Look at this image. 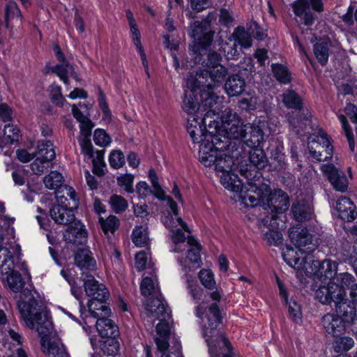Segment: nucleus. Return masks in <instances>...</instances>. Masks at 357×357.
I'll return each instance as SVG.
<instances>
[{
  "mask_svg": "<svg viewBox=\"0 0 357 357\" xmlns=\"http://www.w3.org/2000/svg\"><path fill=\"white\" fill-rule=\"evenodd\" d=\"M19 311L26 325L37 331L40 337L41 349L47 357H69L60 340L50 339L54 328L42 301L35 299L26 291L19 304Z\"/></svg>",
  "mask_w": 357,
  "mask_h": 357,
  "instance_id": "1",
  "label": "nucleus"
},
{
  "mask_svg": "<svg viewBox=\"0 0 357 357\" xmlns=\"http://www.w3.org/2000/svg\"><path fill=\"white\" fill-rule=\"evenodd\" d=\"M265 190V198L264 204V210H270L263 220L264 225L276 229L275 221L278 219V215L284 212L289 206V200L288 195L280 189L271 191V188L263 184Z\"/></svg>",
  "mask_w": 357,
  "mask_h": 357,
  "instance_id": "2",
  "label": "nucleus"
},
{
  "mask_svg": "<svg viewBox=\"0 0 357 357\" xmlns=\"http://www.w3.org/2000/svg\"><path fill=\"white\" fill-rule=\"evenodd\" d=\"M209 146L199 148V161L207 167H213L217 172L228 173L234 164L232 158L225 152L211 150Z\"/></svg>",
  "mask_w": 357,
  "mask_h": 357,
  "instance_id": "3",
  "label": "nucleus"
},
{
  "mask_svg": "<svg viewBox=\"0 0 357 357\" xmlns=\"http://www.w3.org/2000/svg\"><path fill=\"white\" fill-rule=\"evenodd\" d=\"M289 233L291 243L301 255L312 252L319 245L318 238L310 234L306 228L293 227L289 230Z\"/></svg>",
  "mask_w": 357,
  "mask_h": 357,
  "instance_id": "4",
  "label": "nucleus"
},
{
  "mask_svg": "<svg viewBox=\"0 0 357 357\" xmlns=\"http://www.w3.org/2000/svg\"><path fill=\"white\" fill-rule=\"evenodd\" d=\"M312 9L318 13L324 10L322 0H296L291 4L294 13L299 17L305 26H311L316 19L315 14L311 10Z\"/></svg>",
  "mask_w": 357,
  "mask_h": 357,
  "instance_id": "5",
  "label": "nucleus"
},
{
  "mask_svg": "<svg viewBox=\"0 0 357 357\" xmlns=\"http://www.w3.org/2000/svg\"><path fill=\"white\" fill-rule=\"evenodd\" d=\"M308 149L311 156L318 161H326L332 158L333 146L327 134L321 130L319 135L308 143Z\"/></svg>",
  "mask_w": 357,
  "mask_h": 357,
  "instance_id": "6",
  "label": "nucleus"
},
{
  "mask_svg": "<svg viewBox=\"0 0 357 357\" xmlns=\"http://www.w3.org/2000/svg\"><path fill=\"white\" fill-rule=\"evenodd\" d=\"M58 204H54L50 210V214L54 221L59 225H68L75 220V214L72 207L65 204L67 198L56 192Z\"/></svg>",
  "mask_w": 357,
  "mask_h": 357,
  "instance_id": "7",
  "label": "nucleus"
},
{
  "mask_svg": "<svg viewBox=\"0 0 357 357\" xmlns=\"http://www.w3.org/2000/svg\"><path fill=\"white\" fill-rule=\"evenodd\" d=\"M86 294L99 301L107 300L109 293L105 286L100 284L89 272L83 271L81 276Z\"/></svg>",
  "mask_w": 357,
  "mask_h": 357,
  "instance_id": "8",
  "label": "nucleus"
},
{
  "mask_svg": "<svg viewBox=\"0 0 357 357\" xmlns=\"http://www.w3.org/2000/svg\"><path fill=\"white\" fill-rule=\"evenodd\" d=\"M0 279L1 280L3 284H6L8 287L13 292L18 293L21 292L20 298L19 301L17 302V307L19 308V304L22 301V296L28 291L30 294L36 300L42 301L40 299L39 296L37 295L36 296L28 289H24L25 282L22 276V275L16 271H14L13 268L10 270V272H8L5 275H0Z\"/></svg>",
  "mask_w": 357,
  "mask_h": 357,
  "instance_id": "9",
  "label": "nucleus"
},
{
  "mask_svg": "<svg viewBox=\"0 0 357 357\" xmlns=\"http://www.w3.org/2000/svg\"><path fill=\"white\" fill-rule=\"evenodd\" d=\"M308 268L309 273L317 275L321 279H328L329 282H332L337 275V264L331 259L321 261L311 259Z\"/></svg>",
  "mask_w": 357,
  "mask_h": 357,
  "instance_id": "10",
  "label": "nucleus"
},
{
  "mask_svg": "<svg viewBox=\"0 0 357 357\" xmlns=\"http://www.w3.org/2000/svg\"><path fill=\"white\" fill-rule=\"evenodd\" d=\"M144 314L152 321L164 320L169 318L170 310L161 298H151L146 304Z\"/></svg>",
  "mask_w": 357,
  "mask_h": 357,
  "instance_id": "11",
  "label": "nucleus"
},
{
  "mask_svg": "<svg viewBox=\"0 0 357 357\" xmlns=\"http://www.w3.org/2000/svg\"><path fill=\"white\" fill-rule=\"evenodd\" d=\"M321 169L336 190L345 192L347 190L348 181L342 171L336 168L333 164L323 165Z\"/></svg>",
  "mask_w": 357,
  "mask_h": 357,
  "instance_id": "12",
  "label": "nucleus"
},
{
  "mask_svg": "<svg viewBox=\"0 0 357 357\" xmlns=\"http://www.w3.org/2000/svg\"><path fill=\"white\" fill-rule=\"evenodd\" d=\"M321 324L328 335L333 338L344 335L346 323L335 314L328 313L321 317Z\"/></svg>",
  "mask_w": 357,
  "mask_h": 357,
  "instance_id": "13",
  "label": "nucleus"
},
{
  "mask_svg": "<svg viewBox=\"0 0 357 357\" xmlns=\"http://www.w3.org/2000/svg\"><path fill=\"white\" fill-rule=\"evenodd\" d=\"M342 289H339L332 282H328L326 286L321 285L315 291L316 298L322 304L330 305L332 302L334 303L342 296H345Z\"/></svg>",
  "mask_w": 357,
  "mask_h": 357,
  "instance_id": "14",
  "label": "nucleus"
},
{
  "mask_svg": "<svg viewBox=\"0 0 357 357\" xmlns=\"http://www.w3.org/2000/svg\"><path fill=\"white\" fill-rule=\"evenodd\" d=\"M278 285L280 290V295L282 297L284 303L288 304V317L296 324H301L302 322V307L294 298H291L288 303V294L287 291L284 287L283 284L277 279Z\"/></svg>",
  "mask_w": 357,
  "mask_h": 357,
  "instance_id": "15",
  "label": "nucleus"
},
{
  "mask_svg": "<svg viewBox=\"0 0 357 357\" xmlns=\"http://www.w3.org/2000/svg\"><path fill=\"white\" fill-rule=\"evenodd\" d=\"M298 252H299L298 250L287 247L286 251L282 254L284 260L289 266L296 270H304L309 272L308 267L312 258L308 256L301 257Z\"/></svg>",
  "mask_w": 357,
  "mask_h": 357,
  "instance_id": "16",
  "label": "nucleus"
},
{
  "mask_svg": "<svg viewBox=\"0 0 357 357\" xmlns=\"http://www.w3.org/2000/svg\"><path fill=\"white\" fill-rule=\"evenodd\" d=\"M206 142H203L200 144L199 148H202L204 146H209L211 150H215L218 152L227 150L231 144V139L228 135L222 132V130H219L217 134L211 135V133L205 136Z\"/></svg>",
  "mask_w": 357,
  "mask_h": 357,
  "instance_id": "17",
  "label": "nucleus"
},
{
  "mask_svg": "<svg viewBox=\"0 0 357 357\" xmlns=\"http://www.w3.org/2000/svg\"><path fill=\"white\" fill-rule=\"evenodd\" d=\"M214 33L213 31L209 29L202 36L200 39H197L198 42L192 47L191 51L195 63H204L203 56H205L206 47L211 45L213 40Z\"/></svg>",
  "mask_w": 357,
  "mask_h": 357,
  "instance_id": "18",
  "label": "nucleus"
},
{
  "mask_svg": "<svg viewBox=\"0 0 357 357\" xmlns=\"http://www.w3.org/2000/svg\"><path fill=\"white\" fill-rule=\"evenodd\" d=\"M87 232L80 221L74 220L63 234L66 242L73 244H81L86 238Z\"/></svg>",
  "mask_w": 357,
  "mask_h": 357,
  "instance_id": "19",
  "label": "nucleus"
},
{
  "mask_svg": "<svg viewBox=\"0 0 357 357\" xmlns=\"http://www.w3.org/2000/svg\"><path fill=\"white\" fill-rule=\"evenodd\" d=\"M335 305L336 311L335 315L342 319L345 323L352 321L354 326L356 324V323L354 321V318L356 314L354 303L347 298L346 296H342L340 299H337L335 303Z\"/></svg>",
  "mask_w": 357,
  "mask_h": 357,
  "instance_id": "20",
  "label": "nucleus"
},
{
  "mask_svg": "<svg viewBox=\"0 0 357 357\" xmlns=\"http://www.w3.org/2000/svg\"><path fill=\"white\" fill-rule=\"evenodd\" d=\"M149 177L153 186V191H151L153 192V195L160 200H167V204L174 215H177V204L172 199V197H170L169 196H167L165 195V191L162 190V188H161L160 185L158 181V176L154 169H151L149 170Z\"/></svg>",
  "mask_w": 357,
  "mask_h": 357,
  "instance_id": "21",
  "label": "nucleus"
},
{
  "mask_svg": "<svg viewBox=\"0 0 357 357\" xmlns=\"http://www.w3.org/2000/svg\"><path fill=\"white\" fill-rule=\"evenodd\" d=\"M294 219L298 222H306L312 218L313 208L311 204L304 200L293 203L291 208Z\"/></svg>",
  "mask_w": 357,
  "mask_h": 357,
  "instance_id": "22",
  "label": "nucleus"
},
{
  "mask_svg": "<svg viewBox=\"0 0 357 357\" xmlns=\"http://www.w3.org/2000/svg\"><path fill=\"white\" fill-rule=\"evenodd\" d=\"M336 209L339 213L340 218L348 222L353 221L357 215L355 205L347 197H342L337 201Z\"/></svg>",
  "mask_w": 357,
  "mask_h": 357,
  "instance_id": "23",
  "label": "nucleus"
},
{
  "mask_svg": "<svg viewBox=\"0 0 357 357\" xmlns=\"http://www.w3.org/2000/svg\"><path fill=\"white\" fill-rule=\"evenodd\" d=\"M245 79L239 74H233L226 80L225 89L229 96H238L245 90Z\"/></svg>",
  "mask_w": 357,
  "mask_h": 357,
  "instance_id": "24",
  "label": "nucleus"
},
{
  "mask_svg": "<svg viewBox=\"0 0 357 357\" xmlns=\"http://www.w3.org/2000/svg\"><path fill=\"white\" fill-rule=\"evenodd\" d=\"M107 317L98 319L96 328L102 337L114 338L119 335V329L114 322Z\"/></svg>",
  "mask_w": 357,
  "mask_h": 357,
  "instance_id": "25",
  "label": "nucleus"
},
{
  "mask_svg": "<svg viewBox=\"0 0 357 357\" xmlns=\"http://www.w3.org/2000/svg\"><path fill=\"white\" fill-rule=\"evenodd\" d=\"M160 322L156 326V331L159 337L155 339L158 349L160 352H164L169 348V344L167 337L169 334L170 328L167 319L159 320Z\"/></svg>",
  "mask_w": 357,
  "mask_h": 357,
  "instance_id": "26",
  "label": "nucleus"
},
{
  "mask_svg": "<svg viewBox=\"0 0 357 357\" xmlns=\"http://www.w3.org/2000/svg\"><path fill=\"white\" fill-rule=\"evenodd\" d=\"M331 46V41L329 38H320L314 45V54L321 66H325L328 60L329 48Z\"/></svg>",
  "mask_w": 357,
  "mask_h": 357,
  "instance_id": "27",
  "label": "nucleus"
},
{
  "mask_svg": "<svg viewBox=\"0 0 357 357\" xmlns=\"http://www.w3.org/2000/svg\"><path fill=\"white\" fill-rule=\"evenodd\" d=\"M247 130L243 138L244 142L250 147H258L264 139L262 130L256 126L247 124Z\"/></svg>",
  "mask_w": 357,
  "mask_h": 357,
  "instance_id": "28",
  "label": "nucleus"
},
{
  "mask_svg": "<svg viewBox=\"0 0 357 357\" xmlns=\"http://www.w3.org/2000/svg\"><path fill=\"white\" fill-rule=\"evenodd\" d=\"M198 118L199 116L198 114H196L192 116V120L188 119V125H187V131L189 133L190 137L192 138L193 142L199 143L206 142L205 136L204 131L205 130V128L202 129L201 123L198 122Z\"/></svg>",
  "mask_w": 357,
  "mask_h": 357,
  "instance_id": "29",
  "label": "nucleus"
},
{
  "mask_svg": "<svg viewBox=\"0 0 357 357\" xmlns=\"http://www.w3.org/2000/svg\"><path fill=\"white\" fill-rule=\"evenodd\" d=\"M75 261L82 269L93 271L96 268V261L92 257L91 251L86 248L79 249L77 251Z\"/></svg>",
  "mask_w": 357,
  "mask_h": 357,
  "instance_id": "30",
  "label": "nucleus"
},
{
  "mask_svg": "<svg viewBox=\"0 0 357 357\" xmlns=\"http://www.w3.org/2000/svg\"><path fill=\"white\" fill-rule=\"evenodd\" d=\"M88 307L91 315L95 318L109 317L110 309L107 305L106 300L99 301L91 298L88 303Z\"/></svg>",
  "mask_w": 357,
  "mask_h": 357,
  "instance_id": "31",
  "label": "nucleus"
},
{
  "mask_svg": "<svg viewBox=\"0 0 357 357\" xmlns=\"http://www.w3.org/2000/svg\"><path fill=\"white\" fill-rule=\"evenodd\" d=\"M246 127L247 124H243L241 120L236 121L235 123L229 126H225V128L222 129V132L228 135L231 139H243L247 130Z\"/></svg>",
  "mask_w": 357,
  "mask_h": 357,
  "instance_id": "32",
  "label": "nucleus"
},
{
  "mask_svg": "<svg viewBox=\"0 0 357 357\" xmlns=\"http://www.w3.org/2000/svg\"><path fill=\"white\" fill-rule=\"evenodd\" d=\"M228 74V69L222 65H218V66L211 68L210 70L204 69L201 71V76H206L210 77L213 82L222 83L225 81L227 75Z\"/></svg>",
  "mask_w": 357,
  "mask_h": 357,
  "instance_id": "33",
  "label": "nucleus"
},
{
  "mask_svg": "<svg viewBox=\"0 0 357 357\" xmlns=\"http://www.w3.org/2000/svg\"><path fill=\"white\" fill-rule=\"evenodd\" d=\"M14 268V257L8 248H0V275L7 274Z\"/></svg>",
  "mask_w": 357,
  "mask_h": 357,
  "instance_id": "34",
  "label": "nucleus"
},
{
  "mask_svg": "<svg viewBox=\"0 0 357 357\" xmlns=\"http://www.w3.org/2000/svg\"><path fill=\"white\" fill-rule=\"evenodd\" d=\"M63 177L57 171H52L48 175L43 178V183L45 187L50 190H56L58 195L59 190L63 188Z\"/></svg>",
  "mask_w": 357,
  "mask_h": 357,
  "instance_id": "35",
  "label": "nucleus"
},
{
  "mask_svg": "<svg viewBox=\"0 0 357 357\" xmlns=\"http://www.w3.org/2000/svg\"><path fill=\"white\" fill-rule=\"evenodd\" d=\"M187 243L191 247L188 250L187 258L196 268L202 265L200 250L201 245L193 237H188Z\"/></svg>",
  "mask_w": 357,
  "mask_h": 357,
  "instance_id": "36",
  "label": "nucleus"
},
{
  "mask_svg": "<svg viewBox=\"0 0 357 357\" xmlns=\"http://www.w3.org/2000/svg\"><path fill=\"white\" fill-rule=\"evenodd\" d=\"M250 163L257 169H264L268 164V158L261 149L257 147L250 151Z\"/></svg>",
  "mask_w": 357,
  "mask_h": 357,
  "instance_id": "37",
  "label": "nucleus"
},
{
  "mask_svg": "<svg viewBox=\"0 0 357 357\" xmlns=\"http://www.w3.org/2000/svg\"><path fill=\"white\" fill-rule=\"evenodd\" d=\"M282 102L284 105L291 109L301 110L302 108V99L294 91L288 90L282 94Z\"/></svg>",
  "mask_w": 357,
  "mask_h": 357,
  "instance_id": "38",
  "label": "nucleus"
},
{
  "mask_svg": "<svg viewBox=\"0 0 357 357\" xmlns=\"http://www.w3.org/2000/svg\"><path fill=\"white\" fill-rule=\"evenodd\" d=\"M46 161H52L55 158L56 154L53 144L50 141L39 142L37 146V151L35 153Z\"/></svg>",
  "mask_w": 357,
  "mask_h": 357,
  "instance_id": "39",
  "label": "nucleus"
},
{
  "mask_svg": "<svg viewBox=\"0 0 357 357\" xmlns=\"http://www.w3.org/2000/svg\"><path fill=\"white\" fill-rule=\"evenodd\" d=\"M332 282L339 289H342L344 293H346V288H351L354 286L355 278L348 273H337L336 276L333 278Z\"/></svg>",
  "mask_w": 357,
  "mask_h": 357,
  "instance_id": "40",
  "label": "nucleus"
},
{
  "mask_svg": "<svg viewBox=\"0 0 357 357\" xmlns=\"http://www.w3.org/2000/svg\"><path fill=\"white\" fill-rule=\"evenodd\" d=\"M15 17H20L22 20L23 16L22 13L16 3L13 0H9L5 6V26L6 29L10 27V22Z\"/></svg>",
  "mask_w": 357,
  "mask_h": 357,
  "instance_id": "41",
  "label": "nucleus"
},
{
  "mask_svg": "<svg viewBox=\"0 0 357 357\" xmlns=\"http://www.w3.org/2000/svg\"><path fill=\"white\" fill-rule=\"evenodd\" d=\"M232 36L235 41L244 48L251 47L252 39L250 34L245 31L243 26L236 27L232 33Z\"/></svg>",
  "mask_w": 357,
  "mask_h": 357,
  "instance_id": "42",
  "label": "nucleus"
},
{
  "mask_svg": "<svg viewBox=\"0 0 357 357\" xmlns=\"http://www.w3.org/2000/svg\"><path fill=\"white\" fill-rule=\"evenodd\" d=\"M264 192L265 190L263 188V185H261L255 190V195L249 193L245 195L243 197L244 202L246 204L250 203L252 206H261L264 208L265 200V198L264 197H265Z\"/></svg>",
  "mask_w": 357,
  "mask_h": 357,
  "instance_id": "43",
  "label": "nucleus"
},
{
  "mask_svg": "<svg viewBox=\"0 0 357 357\" xmlns=\"http://www.w3.org/2000/svg\"><path fill=\"white\" fill-rule=\"evenodd\" d=\"M354 342L351 337L343 335L334 337L333 347L335 351L339 353L349 351L354 347Z\"/></svg>",
  "mask_w": 357,
  "mask_h": 357,
  "instance_id": "44",
  "label": "nucleus"
},
{
  "mask_svg": "<svg viewBox=\"0 0 357 357\" xmlns=\"http://www.w3.org/2000/svg\"><path fill=\"white\" fill-rule=\"evenodd\" d=\"M272 70L274 77L278 81L282 84H288L291 82V73L287 68L282 64H272Z\"/></svg>",
  "mask_w": 357,
  "mask_h": 357,
  "instance_id": "45",
  "label": "nucleus"
},
{
  "mask_svg": "<svg viewBox=\"0 0 357 357\" xmlns=\"http://www.w3.org/2000/svg\"><path fill=\"white\" fill-rule=\"evenodd\" d=\"M202 70H197L195 73L194 71L191 72L188 75L186 85L192 92L203 86L204 83V79H206V76H201Z\"/></svg>",
  "mask_w": 357,
  "mask_h": 357,
  "instance_id": "46",
  "label": "nucleus"
},
{
  "mask_svg": "<svg viewBox=\"0 0 357 357\" xmlns=\"http://www.w3.org/2000/svg\"><path fill=\"white\" fill-rule=\"evenodd\" d=\"M99 222L105 234L109 232L114 233L118 229L119 225V221L114 215H109L105 220L103 218H100Z\"/></svg>",
  "mask_w": 357,
  "mask_h": 357,
  "instance_id": "47",
  "label": "nucleus"
},
{
  "mask_svg": "<svg viewBox=\"0 0 357 357\" xmlns=\"http://www.w3.org/2000/svg\"><path fill=\"white\" fill-rule=\"evenodd\" d=\"M132 241L137 246H144L146 245L148 238V231L143 227H136L132 234Z\"/></svg>",
  "mask_w": 357,
  "mask_h": 357,
  "instance_id": "48",
  "label": "nucleus"
},
{
  "mask_svg": "<svg viewBox=\"0 0 357 357\" xmlns=\"http://www.w3.org/2000/svg\"><path fill=\"white\" fill-rule=\"evenodd\" d=\"M271 160V165H273L274 169L280 172L286 169L285 155L278 148L272 151Z\"/></svg>",
  "mask_w": 357,
  "mask_h": 357,
  "instance_id": "49",
  "label": "nucleus"
},
{
  "mask_svg": "<svg viewBox=\"0 0 357 357\" xmlns=\"http://www.w3.org/2000/svg\"><path fill=\"white\" fill-rule=\"evenodd\" d=\"M288 121L293 128L303 129V126H305L309 119L306 116L301 115L300 112H293L289 114Z\"/></svg>",
  "mask_w": 357,
  "mask_h": 357,
  "instance_id": "50",
  "label": "nucleus"
},
{
  "mask_svg": "<svg viewBox=\"0 0 357 357\" xmlns=\"http://www.w3.org/2000/svg\"><path fill=\"white\" fill-rule=\"evenodd\" d=\"M109 203L112 208L116 213H121L128 208V202L123 197L117 195H113L110 197Z\"/></svg>",
  "mask_w": 357,
  "mask_h": 357,
  "instance_id": "51",
  "label": "nucleus"
},
{
  "mask_svg": "<svg viewBox=\"0 0 357 357\" xmlns=\"http://www.w3.org/2000/svg\"><path fill=\"white\" fill-rule=\"evenodd\" d=\"M70 66H72L68 63V65L66 66L64 62H61L60 64H57L55 66H53L52 68V73L56 74L60 79L63 82L66 84H69V79L68 77V74L70 73Z\"/></svg>",
  "mask_w": 357,
  "mask_h": 357,
  "instance_id": "52",
  "label": "nucleus"
},
{
  "mask_svg": "<svg viewBox=\"0 0 357 357\" xmlns=\"http://www.w3.org/2000/svg\"><path fill=\"white\" fill-rule=\"evenodd\" d=\"M188 289L194 300L199 301L202 298V289L198 287L195 278L186 274Z\"/></svg>",
  "mask_w": 357,
  "mask_h": 357,
  "instance_id": "53",
  "label": "nucleus"
},
{
  "mask_svg": "<svg viewBox=\"0 0 357 357\" xmlns=\"http://www.w3.org/2000/svg\"><path fill=\"white\" fill-rule=\"evenodd\" d=\"M182 107L183 109L189 114H194L196 112L199 114L198 102L195 101L191 96L188 97L186 93L184 94Z\"/></svg>",
  "mask_w": 357,
  "mask_h": 357,
  "instance_id": "54",
  "label": "nucleus"
},
{
  "mask_svg": "<svg viewBox=\"0 0 357 357\" xmlns=\"http://www.w3.org/2000/svg\"><path fill=\"white\" fill-rule=\"evenodd\" d=\"M109 162L114 169H119L125 163V157L122 151L116 150L111 152Z\"/></svg>",
  "mask_w": 357,
  "mask_h": 357,
  "instance_id": "55",
  "label": "nucleus"
},
{
  "mask_svg": "<svg viewBox=\"0 0 357 357\" xmlns=\"http://www.w3.org/2000/svg\"><path fill=\"white\" fill-rule=\"evenodd\" d=\"M199 278L202 284L205 287L209 289L215 288V282L213 278V275L210 271L202 269L199 273Z\"/></svg>",
  "mask_w": 357,
  "mask_h": 357,
  "instance_id": "56",
  "label": "nucleus"
},
{
  "mask_svg": "<svg viewBox=\"0 0 357 357\" xmlns=\"http://www.w3.org/2000/svg\"><path fill=\"white\" fill-rule=\"evenodd\" d=\"M134 176L132 174H123L117 178V183L119 186L123 188L128 193H132L134 188L132 187Z\"/></svg>",
  "mask_w": 357,
  "mask_h": 357,
  "instance_id": "57",
  "label": "nucleus"
},
{
  "mask_svg": "<svg viewBox=\"0 0 357 357\" xmlns=\"http://www.w3.org/2000/svg\"><path fill=\"white\" fill-rule=\"evenodd\" d=\"M207 56V60L203 57L204 60V63H201L202 65H204L208 68H213L218 66V65H221L220 62L222 61V56L216 52L215 51L210 50L208 52H206V54Z\"/></svg>",
  "mask_w": 357,
  "mask_h": 357,
  "instance_id": "58",
  "label": "nucleus"
},
{
  "mask_svg": "<svg viewBox=\"0 0 357 357\" xmlns=\"http://www.w3.org/2000/svg\"><path fill=\"white\" fill-rule=\"evenodd\" d=\"M163 224L165 225L167 228H169L172 230H174L173 229L176 227L178 224H180L182 228L188 232H190L188 227L187 224L183 221L181 218H178L176 220H174V218L172 215H168L165 217L164 220H162Z\"/></svg>",
  "mask_w": 357,
  "mask_h": 357,
  "instance_id": "59",
  "label": "nucleus"
},
{
  "mask_svg": "<svg viewBox=\"0 0 357 357\" xmlns=\"http://www.w3.org/2000/svg\"><path fill=\"white\" fill-rule=\"evenodd\" d=\"M93 141L96 144L103 147L110 144L111 139L104 130L97 129L94 132Z\"/></svg>",
  "mask_w": 357,
  "mask_h": 357,
  "instance_id": "60",
  "label": "nucleus"
},
{
  "mask_svg": "<svg viewBox=\"0 0 357 357\" xmlns=\"http://www.w3.org/2000/svg\"><path fill=\"white\" fill-rule=\"evenodd\" d=\"M141 294L145 296H149L155 293V287L153 280L149 277L144 278L140 285Z\"/></svg>",
  "mask_w": 357,
  "mask_h": 357,
  "instance_id": "61",
  "label": "nucleus"
},
{
  "mask_svg": "<svg viewBox=\"0 0 357 357\" xmlns=\"http://www.w3.org/2000/svg\"><path fill=\"white\" fill-rule=\"evenodd\" d=\"M233 13L226 8H221L219 13V22L221 25L229 26L234 22Z\"/></svg>",
  "mask_w": 357,
  "mask_h": 357,
  "instance_id": "62",
  "label": "nucleus"
},
{
  "mask_svg": "<svg viewBox=\"0 0 357 357\" xmlns=\"http://www.w3.org/2000/svg\"><path fill=\"white\" fill-rule=\"evenodd\" d=\"M192 28V37L195 40L200 39L202 36L209 29L204 26L199 21H195L191 25Z\"/></svg>",
  "mask_w": 357,
  "mask_h": 357,
  "instance_id": "63",
  "label": "nucleus"
},
{
  "mask_svg": "<svg viewBox=\"0 0 357 357\" xmlns=\"http://www.w3.org/2000/svg\"><path fill=\"white\" fill-rule=\"evenodd\" d=\"M239 105L243 109L254 110L258 105L257 98L256 96L243 98L239 100Z\"/></svg>",
  "mask_w": 357,
  "mask_h": 357,
  "instance_id": "64",
  "label": "nucleus"
}]
</instances>
